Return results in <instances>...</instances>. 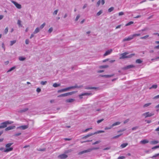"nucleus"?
<instances>
[{
    "mask_svg": "<svg viewBox=\"0 0 159 159\" xmlns=\"http://www.w3.org/2000/svg\"><path fill=\"white\" fill-rule=\"evenodd\" d=\"M128 54V53L127 52H125L123 53H121L120 54V59H123L125 58H131L133 56H134V54H130L129 55H127Z\"/></svg>",
    "mask_w": 159,
    "mask_h": 159,
    "instance_id": "f257e3e1",
    "label": "nucleus"
},
{
    "mask_svg": "<svg viewBox=\"0 0 159 159\" xmlns=\"http://www.w3.org/2000/svg\"><path fill=\"white\" fill-rule=\"evenodd\" d=\"M13 143H7L5 147L6 148L4 149V152H7L10 151H11L13 150V147H11L8 148V147H10L13 144Z\"/></svg>",
    "mask_w": 159,
    "mask_h": 159,
    "instance_id": "f03ea898",
    "label": "nucleus"
},
{
    "mask_svg": "<svg viewBox=\"0 0 159 159\" xmlns=\"http://www.w3.org/2000/svg\"><path fill=\"white\" fill-rule=\"evenodd\" d=\"M13 123V121H7L1 123L0 127L1 129H3L6 128L7 125L11 124Z\"/></svg>",
    "mask_w": 159,
    "mask_h": 159,
    "instance_id": "7ed1b4c3",
    "label": "nucleus"
},
{
    "mask_svg": "<svg viewBox=\"0 0 159 159\" xmlns=\"http://www.w3.org/2000/svg\"><path fill=\"white\" fill-rule=\"evenodd\" d=\"M99 149V148H91L87 150H85L83 151H82L78 153L79 155H81L84 153L89 152H90L91 151L94 150H97Z\"/></svg>",
    "mask_w": 159,
    "mask_h": 159,
    "instance_id": "20e7f679",
    "label": "nucleus"
},
{
    "mask_svg": "<svg viewBox=\"0 0 159 159\" xmlns=\"http://www.w3.org/2000/svg\"><path fill=\"white\" fill-rule=\"evenodd\" d=\"M154 114L153 113H150L149 112H146L142 115V116H144L145 118L148 117H151L153 116Z\"/></svg>",
    "mask_w": 159,
    "mask_h": 159,
    "instance_id": "39448f33",
    "label": "nucleus"
},
{
    "mask_svg": "<svg viewBox=\"0 0 159 159\" xmlns=\"http://www.w3.org/2000/svg\"><path fill=\"white\" fill-rule=\"evenodd\" d=\"M11 2L13 4H14V5L17 8L20 9L21 8V5L18 3L14 1H11Z\"/></svg>",
    "mask_w": 159,
    "mask_h": 159,
    "instance_id": "423d86ee",
    "label": "nucleus"
},
{
    "mask_svg": "<svg viewBox=\"0 0 159 159\" xmlns=\"http://www.w3.org/2000/svg\"><path fill=\"white\" fill-rule=\"evenodd\" d=\"M133 39L132 35H130L127 38H125L123 39L122 40V42H124L126 41H128L131 40Z\"/></svg>",
    "mask_w": 159,
    "mask_h": 159,
    "instance_id": "0eeeda50",
    "label": "nucleus"
},
{
    "mask_svg": "<svg viewBox=\"0 0 159 159\" xmlns=\"http://www.w3.org/2000/svg\"><path fill=\"white\" fill-rule=\"evenodd\" d=\"M66 153L63 154L58 156V157L61 159H65L67 158L68 156L65 154Z\"/></svg>",
    "mask_w": 159,
    "mask_h": 159,
    "instance_id": "6e6552de",
    "label": "nucleus"
},
{
    "mask_svg": "<svg viewBox=\"0 0 159 159\" xmlns=\"http://www.w3.org/2000/svg\"><path fill=\"white\" fill-rule=\"evenodd\" d=\"M135 67V66L133 65H128L124 67L123 68V69L125 70L127 69H130L131 68H134Z\"/></svg>",
    "mask_w": 159,
    "mask_h": 159,
    "instance_id": "1a4fd4ad",
    "label": "nucleus"
},
{
    "mask_svg": "<svg viewBox=\"0 0 159 159\" xmlns=\"http://www.w3.org/2000/svg\"><path fill=\"white\" fill-rule=\"evenodd\" d=\"M113 50L112 49H111L107 51L104 54L103 56H106L110 54L112 52Z\"/></svg>",
    "mask_w": 159,
    "mask_h": 159,
    "instance_id": "9d476101",
    "label": "nucleus"
},
{
    "mask_svg": "<svg viewBox=\"0 0 159 159\" xmlns=\"http://www.w3.org/2000/svg\"><path fill=\"white\" fill-rule=\"evenodd\" d=\"M28 127V125H22L17 127L18 129H22L24 130L27 129Z\"/></svg>",
    "mask_w": 159,
    "mask_h": 159,
    "instance_id": "9b49d317",
    "label": "nucleus"
},
{
    "mask_svg": "<svg viewBox=\"0 0 159 159\" xmlns=\"http://www.w3.org/2000/svg\"><path fill=\"white\" fill-rule=\"evenodd\" d=\"M70 89V87H67V88H66L64 89H61L60 90H58V91L57 92L59 93L62 92H65V91H68Z\"/></svg>",
    "mask_w": 159,
    "mask_h": 159,
    "instance_id": "f8f14e48",
    "label": "nucleus"
},
{
    "mask_svg": "<svg viewBox=\"0 0 159 159\" xmlns=\"http://www.w3.org/2000/svg\"><path fill=\"white\" fill-rule=\"evenodd\" d=\"M15 127V126H9L7 128H6L5 129V130L6 131H7L10 130L12 129Z\"/></svg>",
    "mask_w": 159,
    "mask_h": 159,
    "instance_id": "ddd939ff",
    "label": "nucleus"
},
{
    "mask_svg": "<svg viewBox=\"0 0 159 159\" xmlns=\"http://www.w3.org/2000/svg\"><path fill=\"white\" fill-rule=\"evenodd\" d=\"M114 74H112L111 75H100V76L102 77H104L106 78H110L113 76L114 75Z\"/></svg>",
    "mask_w": 159,
    "mask_h": 159,
    "instance_id": "4468645a",
    "label": "nucleus"
},
{
    "mask_svg": "<svg viewBox=\"0 0 159 159\" xmlns=\"http://www.w3.org/2000/svg\"><path fill=\"white\" fill-rule=\"evenodd\" d=\"M92 93H84L81 94L79 95V97L80 98H81V96H85V95H92Z\"/></svg>",
    "mask_w": 159,
    "mask_h": 159,
    "instance_id": "2eb2a0df",
    "label": "nucleus"
},
{
    "mask_svg": "<svg viewBox=\"0 0 159 159\" xmlns=\"http://www.w3.org/2000/svg\"><path fill=\"white\" fill-rule=\"evenodd\" d=\"M82 87V86H78L77 84H75V86H70V87H70V89H75V88H81Z\"/></svg>",
    "mask_w": 159,
    "mask_h": 159,
    "instance_id": "dca6fc26",
    "label": "nucleus"
},
{
    "mask_svg": "<svg viewBox=\"0 0 159 159\" xmlns=\"http://www.w3.org/2000/svg\"><path fill=\"white\" fill-rule=\"evenodd\" d=\"M148 142L149 141L147 139L142 140L140 142V143L143 144H145L146 143H148Z\"/></svg>",
    "mask_w": 159,
    "mask_h": 159,
    "instance_id": "f3484780",
    "label": "nucleus"
},
{
    "mask_svg": "<svg viewBox=\"0 0 159 159\" xmlns=\"http://www.w3.org/2000/svg\"><path fill=\"white\" fill-rule=\"evenodd\" d=\"M40 29L39 27H37L36 28V29L34 31L33 33L34 34H36L39 32Z\"/></svg>",
    "mask_w": 159,
    "mask_h": 159,
    "instance_id": "a211bd4d",
    "label": "nucleus"
},
{
    "mask_svg": "<svg viewBox=\"0 0 159 159\" xmlns=\"http://www.w3.org/2000/svg\"><path fill=\"white\" fill-rule=\"evenodd\" d=\"M28 108H25L23 109H21V110H19L18 112H19L22 113V112H25L27 111H28Z\"/></svg>",
    "mask_w": 159,
    "mask_h": 159,
    "instance_id": "6ab92c4d",
    "label": "nucleus"
},
{
    "mask_svg": "<svg viewBox=\"0 0 159 159\" xmlns=\"http://www.w3.org/2000/svg\"><path fill=\"white\" fill-rule=\"evenodd\" d=\"M98 88L96 87H86L85 89H96Z\"/></svg>",
    "mask_w": 159,
    "mask_h": 159,
    "instance_id": "aec40b11",
    "label": "nucleus"
},
{
    "mask_svg": "<svg viewBox=\"0 0 159 159\" xmlns=\"http://www.w3.org/2000/svg\"><path fill=\"white\" fill-rule=\"evenodd\" d=\"M128 145V143H124L121 144L120 147L121 148H123L125 147Z\"/></svg>",
    "mask_w": 159,
    "mask_h": 159,
    "instance_id": "412c9836",
    "label": "nucleus"
},
{
    "mask_svg": "<svg viewBox=\"0 0 159 159\" xmlns=\"http://www.w3.org/2000/svg\"><path fill=\"white\" fill-rule=\"evenodd\" d=\"M120 124V122H119V121H118V122H116L114 123H113L112 125H111V127H114L115 126H116V125H119Z\"/></svg>",
    "mask_w": 159,
    "mask_h": 159,
    "instance_id": "4be33fe9",
    "label": "nucleus"
},
{
    "mask_svg": "<svg viewBox=\"0 0 159 159\" xmlns=\"http://www.w3.org/2000/svg\"><path fill=\"white\" fill-rule=\"evenodd\" d=\"M75 100L73 99H67L66 102H72L74 101Z\"/></svg>",
    "mask_w": 159,
    "mask_h": 159,
    "instance_id": "5701e85b",
    "label": "nucleus"
},
{
    "mask_svg": "<svg viewBox=\"0 0 159 159\" xmlns=\"http://www.w3.org/2000/svg\"><path fill=\"white\" fill-rule=\"evenodd\" d=\"M76 92H76V91H73V92H69V93H66L67 96H68L69 95H71L75 93Z\"/></svg>",
    "mask_w": 159,
    "mask_h": 159,
    "instance_id": "b1692460",
    "label": "nucleus"
},
{
    "mask_svg": "<svg viewBox=\"0 0 159 159\" xmlns=\"http://www.w3.org/2000/svg\"><path fill=\"white\" fill-rule=\"evenodd\" d=\"M109 67V66L107 65H105L104 66H99V68L100 69H103L107 68Z\"/></svg>",
    "mask_w": 159,
    "mask_h": 159,
    "instance_id": "393cba45",
    "label": "nucleus"
},
{
    "mask_svg": "<svg viewBox=\"0 0 159 159\" xmlns=\"http://www.w3.org/2000/svg\"><path fill=\"white\" fill-rule=\"evenodd\" d=\"M157 87V84H154L152 85L151 87L149 88L150 89H156Z\"/></svg>",
    "mask_w": 159,
    "mask_h": 159,
    "instance_id": "a878e982",
    "label": "nucleus"
},
{
    "mask_svg": "<svg viewBox=\"0 0 159 159\" xmlns=\"http://www.w3.org/2000/svg\"><path fill=\"white\" fill-rule=\"evenodd\" d=\"M159 143L158 141H153L150 142V143L152 144H157Z\"/></svg>",
    "mask_w": 159,
    "mask_h": 159,
    "instance_id": "bb28decb",
    "label": "nucleus"
},
{
    "mask_svg": "<svg viewBox=\"0 0 159 159\" xmlns=\"http://www.w3.org/2000/svg\"><path fill=\"white\" fill-rule=\"evenodd\" d=\"M19 60L20 61H23L25 60L26 58L22 57H19L18 58Z\"/></svg>",
    "mask_w": 159,
    "mask_h": 159,
    "instance_id": "cd10ccee",
    "label": "nucleus"
},
{
    "mask_svg": "<svg viewBox=\"0 0 159 159\" xmlns=\"http://www.w3.org/2000/svg\"><path fill=\"white\" fill-rule=\"evenodd\" d=\"M73 151V150L72 149H70L67 150H66L64 152V153H68L70 152H71Z\"/></svg>",
    "mask_w": 159,
    "mask_h": 159,
    "instance_id": "c85d7f7f",
    "label": "nucleus"
},
{
    "mask_svg": "<svg viewBox=\"0 0 159 159\" xmlns=\"http://www.w3.org/2000/svg\"><path fill=\"white\" fill-rule=\"evenodd\" d=\"M104 131L103 130H99L97 132H96L94 133V134H97L101 133H104Z\"/></svg>",
    "mask_w": 159,
    "mask_h": 159,
    "instance_id": "c756f323",
    "label": "nucleus"
},
{
    "mask_svg": "<svg viewBox=\"0 0 159 159\" xmlns=\"http://www.w3.org/2000/svg\"><path fill=\"white\" fill-rule=\"evenodd\" d=\"M60 86V84H57L56 83H54L53 84V86L54 87H57L59 86Z\"/></svg>",
    "mask_w": 159,
    "mask_h": 159,
    "instance_id": "7c9ffc66",
    "label": "nucleus"
},
{
    "mask_svg": "<svg viewBox=\"0 0 159 159\" xmlns=\"http://www.w3.org/2000/svg\"><path fill=\"white\" fill-rule=\"evenodd\" d=\"M16 68V67L15 66H13V67H11L9 70H8L7 71V72L8 73V72H10L12 70L15 69Z\"/></svg>",
    "mask_w": 159,
    "mask_h": 159,
    "instance_id": "2f4dec72",
    "label": "nucleus"
},
{
    "mask_svg": "<svg viewBox=\"0 0 159 159\" xmlns=\"http://www.w3.org/2000/svg\"><path fill=\"white\" fill-rule=\"evenodd\" d=\"M143 61L140 59H138L136 60V62L137 63L140 64Z\"/></svg>",
    "mask_w": 159,
    "mask_h": 159,
    "instance_id": "473e14b6",
    "label": "nucleus"
},
{
    "mask_svg": "<svg viewBox=\"0 0 159 159\" xmlns=\"http://www.w3.org/2000/svg\"><path fill=\"white\" fill-rule=\"evenodd\" d=\"M16 42V40H14L10 41V46H12Z\"/></svg>",
    "mask_w": 159,
    "mask_h": 159,
    "instance_id": "72a5a7b5",
    "label": "nucleus"
},
{
    "mask_svg": "<svg viewBox=\"0 0 159 159\" xmlns=\"http://www.w3.org/2000/svg\"><path fill=\"white\" fill-rule=\"evenodd\" d=\"M122 134H119V135H117L116 136H115L113 137L112 139H117V138H119V137H120Z\"/></svg>",
    "mask_w": 159,
    "mask_h": 159,
    "instance_id": "f704fd0d",
    "label": "nucleus"
},
{
    "mask_svg": "<svg viewBox=\"0 0 159 159\" xmlns=\"http://www.w3.org/2000/svg\"><path fill=\"white\" fill-rule=\"evenodd\" d=\"M67 96L66 93H64V94H62L60 95H59L58 96V97H65V96Z\"/></svg>",
    "mask_w": 159,
    "mask_h": 159,
    "instance_id": "c9c22d12",
    "label": "nucleus"
},
{
    "mask_svg": "<svg viewBox=\"0 0 159 159\" xmlns=\"http://www.w3.org/2000/svg\"><path fill=\"white\" fill-rule=\"evenodd\" d=\"M151 104V103H148L145 104L143 106V107H147L149 106H150Z\"/></svg>",
    "mask_w": 159,
    "mask_h": 159,
    "instance_id": "e433bc0d",
    "label": "nucleus"
},
{
    "mask_svg": "<svg viewBox=\"0 0 159 159\" xmlns=\"http://www.w3.org/2000/svg\"><path fill=\"white\" fill-rule=\"evenodd\" d=\"M114 10V7H111L109 8L108 9V11L109 12H111L112 11H113Z\"/></svg>",
    "mask_w": 159,
    "mask_h": 159,
    "instance_id": "4c0bfd02",
    "label": "nucleus"
},
{
    "mask_svg": "<svg viewBox=\"0 0 159 159\" xmlns=\"http://www.w3.org/2000/svg\"><path fill=\"white\" fill-rule=\"evenodd\" d=\"M45 25V23H44L43 24L39 27L40 28V29H42L43 28V27H44V26Z\"/></svg>",
    "mask_w": 159,
    "mask_h": 159,
    "instance_id": "58836bf2",
    "label": "nucleus"
},
{
    "mask_svg": "<svg viewBox=\"0 0 159 159\" xmlns=\"http://www.w3.org/2000/svg\"><path fill=\"white\" fill-rule=\"evenodd\" d=\"M102 13V10H100L99 11H98L97 13V16H100Z\"/></svg>",
    "mask_w": 159,
    "mask_h": 159,
    "instance_id": "ea45409f",
    "label": "nucleus"
},
{
    "mask_svg": "<svg viewBox=\"0 0 159 159\" xmlns=\"http://www.w3.org/2000/svg\"><path fill=\"white\" fill-rule=\"evenodd\" d=\"M133 23H134V22L133 21H130V22H129V23H128L127 24H126L125 25V26H128L129 25H131L132 24H133Z\"/></svg>",
    "mask_w": 159,
    "mask_h": 159,
    "instance_id": "a19ab883",
    "label": "nucleus"
},
{
    "mask_svg": "<svg viewBox=\"0 0 159 159\" xmlns=\"http://www.w3.org/2000/svg\"><path fill=\"white\" fill-rule=\"evenodd\" d=\"M21 21L20 20H18L17 21V24L19 25L20 26L22 27V25L21 24Z\"/></svg>",
    "mask_w": 159,
    "mask_h": 159,
    "instance_id": "79ce46f5",
    "label": "nucleus"
},
{
    "mask_svg": "<svg viewBox=\"0 0 159 159\" xmlns=\"http://www.w3.org/2000/svg\"><path fill=\"white\" fill-rule=\"evenodd\" d=\"M140 35V34H134L132 35V36L133 37V39L134 37H136V36H139Z\"/></svg>",
    "mask_w": 159,
    "mask_h": 159,
    "instance_id": "37998d69",
    "label": "nucleus"
},
{
    "mask_svg": "<svg viewBox=\"0 0 159 159\" xmlns=\"http://www.w3.org/2000/svg\"><path fill=\"white\" fill-rule=\"evenodd\" d=\"M47 83V81H42L40 82L41 84L43 85H45Z\"/></svg>",
    "mask_w": 159,
    "mask_h": 159,
    "instance_id": "c03bdc74",
    "label": "nucleus"
},
{
    "mask_svg": "<svg viewBox=\"0 0 159 159\" xmlns=\"http://www.w3.org/2000/svg\"><path fill=\"white\" fill-rule=\"evenodd\" d=\"M149 37L148 35H147L143 37H142L140 38L141 39H145Z\"/></svg>",
    "mask_w": 159,
    "mask_h": 159,
    "instance_id": "a18cd8bd",
    "label": "nucleus"
},
{
    "mask_svg": "<svg viewBox=\"0 0 159 159\" xmlns=\"http://www.w3.org/2000/svg\"><path fill=\"white\" fill-rule=\"evenodd\" d=\"M37 150L39 151H44L45 150V148H43V149H40V148H37Z\"/></svg>",
    "mask_w": 159,
    "mask_h": 159,
    "instance_id": "49530a36",
    "label": "nucleus"
},
{
    "mask_svg": "<svg viewBox=\"0 0 159 159\" xmlns=\"http://www.w3.org/2000/svg\"><path fill=\"white\" fill-rule=\"evenodd\" d=\"M93 135H94V133H91L87 134V135H86V136L87 138H88Z\"/></svg>",
    "mask_w": 159,
    "mask_h": 159,
    "instance_id": "de8ad7c7",
    "label": "nucleus"
},
{
    "mask_svg": "<svg viewBox=\"0 0 159 159\" xmlns=\"http://www.w3.org/2000/svg\"><path fill=\"white\" fill-rule=\"evenodd\" d=\"M113 127H111V125L110 127H106L105 128V130H108L110 129L111 128H112Z\"/></svg>",
    "mask_w": 159,
    "mask_h": 159,
    "instance_id": "09e8293b",
    "label": "nucleus"
},
{
    "mask_svg": "<svg viewBox=\"0 0 159 159\" xmlns=\"http://www.w3.org/2000/svg\"><path fill=\"white\" fill-rule=\"evenodd\" d=\"M80 15H78L77 16L76 18L75 19V21H77L79 19V18L80 17Z\"/></svg>",
    "mask_w": 159,
    "mask_h": 159,
    "instance_id": "8fccbe9b",
    "label": "nucleus"
},
{
    "mask_svg": "<svg viewBox=\"0 0 159 159\" xmlns=\"http://www.w3.org/2000/svg\"><path fill=\"white\" fill-rule=\"evenodd\" d=\"M103 120H104V119H102L101 120H98L97 122V123L99 124L100 123H101V122H102V121Z\"/></svg>",
    "mask_w": 159,
    "mask_h": 159,
    "instance_id": "3c124183",
    "label": "nucleus"
},
{
    "mask_svg": "<svg viewBox=\"0 0 159 159\" xmlns=\"http://www.w3.org/2000/svg\"><path fill=\"white\" fill-rule=\"evenodd\" d=\"M52 30H53V28L52 27H51L48 30V32L50 33H51L52 32Z\"/></svg>",
    "mask_w": 159,
    "mask_h": 159,
    "instance_id": "603ef678",
    "label": "nucleus"
},
{
    "mask_svg": "<svg viewBox=\"0 0 159 159\" xmlns=\"http://www.w3.org/2000/svg\"><path fill=\"white\" fill-rule=\"evenodd\" d=\"M58 9L55 10L53 13V14L54 15H56L57 13V12H58Z\"/></svg>",
    "mask_w": 159,
    "mask_h": 159,
    "instance_id": "864d4df0",
    "label": "nucleus"
},
{
    "mask_svg": "<svg viewBox=\"0 0 159 159\" xmlns=\"http://www.w3.org/2000/svg\"><path fill=\"white\" fill-rule=\"evenodd\" d=\"M21 134V133H19L14 134V136L15 137L18 136Z\"/></svg>",
    "mask_w": 159,
    "mask_h": 159,
    "instance_id": "5fc2aeb1",
    "label": "nucleus"
},
{
    "mask_svg": "<svg viewBox=\"0 0 159 159\" xmlns=\"http://www.w3.org/2000/svg\"><path fill=\"white\" fill-rule=\"evenodd\" d=\"M8 31V27H6L4 30V33L5 34H7Z\"/></svg>",
    "mask_w": 159,
    "mask_h": 159,
    "instance_id": "6e6d98bb",
    "label": "nucleus"
},
{
    "mask_svg": "<svg viewBox=\"0 0 159 159\" xmlns=\"http://www.w3.org/2000/svg\"><path fill=\"white\" fill-rule=\"evenodd\" d=\"M92 129V128H89L86 129L84 131H83L84 132H87L88 131L90 130V129Z\"/></svg>",
    "mask_w": 159,
    "mask_h": 159,
    "instance_id": "4d7b16f0",
    "label": "nucleus"
},
{
    "mask_svg": "<svg viewBox=\"0 0 159 159\" xmlns=\"http://www.w3.org/2000/svg\"><path fill=\"white\" fill-rule=\"evenodd\" d=\"M100 142V141H97L93 143L92 144L93 145H95V144H97L99 143Z\"/></svg>",
    "mask_w": 159,
    "mask_h": 159,
    "instance_id": "13d9d810",
    "label": "nucleus"
},
{
    "mask_svg": "<svg viewBox=\"0 0 159 159\" xmlns=\"http://www.w3.org/2000/svg\"><path fill=\"white\" fill-rule=\"evenodd\" d=\"M125 158V157L124 156H120L118 158V159H124Z\"/></svg>",
    "mask_w": 159,
    "mask_h": 159,
    "instance_id": "bf43d9fd",
    "label": "nucleus"
},
{
    "mask_svg": "<svg viewBox=\"0 0 159 159\" xmlns=\"http://www.w3.org/2000/svg\"><path fill=\"white\" fill-rule=\"evenodd\" d=\"M101 0H99L97 3V7H98L100 4Z\"/></svg>",
    "mask_w": 159,
    "mask_h": 159,
    "instance_id": "052dcab7",
    "label": "nucleus"
},
{
    "mask_svg": "<svg viewBox=\"0 0 159 159\" xmlns=\"http://www.w3.org/2000/svg\"><path fill=\"white\" fill-rule=\"evenodd\" d=\"M158 156H159V153H158V154H157L154 155V156H153L151 157V158H153L156 157Z\"/></svg>",
    "mask_w": 159,
    "mask_h": 159,
    "instance_id": "680f3d73",
    "label": "nucleus"
},
{
    "mask_svg": "<svg viewBox=\"0 0 159 159\" xmlns=\"http://www.w3.org/2000/svg\"><path fill=\"white\" fill-rule=\"evenodd\" d=\"M126 129H120L118 131H117V132L118 133H119V132H123L124 131H125V130Z\"/></svg>",
    "mask_w": 159,
    "mask_h": 159,
    "instance_id": "e2e57ef3",
    "label": "nucleus"
},
{
    "mask_svg": "<svg viewBox=\"0 0 159 159\" xmlns=\"http://www.w3.org/2000/svg\"><path fill=\"white\" fill-rule=\"evenodd\" d=\"M41 91V89L38 88L37 89L36 91L38 93H39Z\"/></svg>",
    "mask_w": 159,
    "mask_h": 159,
    "instance_id": "0e129e2a",
    "label": "nucleus"
},
{
    "mask_svg": "<svg viewBox=\"0 0 159 159\" xmlns=\"http://www.w3.org/2000/svg\"><path fill=\"white\" fill-rule=\"evenodd\" d=\"M25 43H26V44H29V39H26L25 40Z\"/></svg>",
    "mask_w": 159,
    "mask_h": 159,
    "instance_id": "69168bd1",
    "label": "nucleus"
},
{
    "mask_svg": "<svg viewBox=\"0 0 159 159\" xmlns=\"http://www.w3.org/2000/svg\"><path fill=\"white\" fill-rule=\"evenodd\" d=\"M87 4H85L84 5L83 7V9H84L85 8L87 7Z\"/></svg>",
    "mask_w": 159,
    "mask_h": 159,
    "instance_id": "338daca9",
    "label": "nucleus"
},
{
    "mask_svg": "<svg viewBox=\"0 0 159 159\" xmlns=\"http://www.w3.org/2000/svg\"><path fill=\"white\" fill-rule=\"evenodd\" d=\"M159 98V95L155 96L153 98V99H157Z\"/></svg>",
    "mask_w": 159,
    "mask_h": 159,
    "instance_id": "774afa93",
    "label": "nucleus"
}]
</instances>
